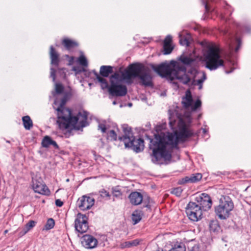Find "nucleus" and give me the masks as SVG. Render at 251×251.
Segmentation results:
<instances>
[{
    "label": "nucleus",
    "mask_w": 251,
    "mask_h": 251,
    "mask_svg": "<svg viewBox=\"0 0 251 251\" xmlns=\"http://www.w3.org/2000/svg\"><path fill=\"white\" fill-rule=\"evenodd\" d=\"M32 187L35 193L47 196L50 195V190L41 179H33Z\"/></svg>",
    "instance_id": "f8f14e48"
},
{
    "label": "nucleus",
    "mask_w": 251,
    "mask_h": 251,
    "mask_svg": "<svg viewBox=\"0 0 251 251\" xmlns=\"http://www.w3.org/2000/svg\"><path fill=\"white\" fill-rule=\"evenodd\" d=\"M56 110L57 111V124L60 130H78L87 126V112L81 111L76 116L72 117L71 110L64 107V103H61Z\"/></svg>",
    "instance_id": "f03ea898"
},
{
    "label": "nucleus",
    "mask_w": 251,
    "mask_h": 251,
    "mask_svg": "<svg viewBox=\"0 0 251 251\" xmlns=\"http://www.w3.org/2000/svg\"><path fill=\"white\" fill-rule=\"evenodd\" d=\"M55 89L56 93L61 94L63 91L64 87L61 84L56 83Z\"/></svg>",
    "instance_id": "c9c22d12"
},
{
    "label": "nucleus",
    "mask_w": 251,
    "mask_h": 251,
    "mask_svg": "<svg viewBox=\"0 0 251 251\" xmlns=\"http://www.w3.org/2000/svg\"><path fill=\"white\" fill-rule=\"evenodd\" d=\"M122 77L123 80H129L131 78L133 77V76H132L131 72L128 69L122 74Z\"/></svg>",
    "instance_id": "c756f323"
},
{
    "label": "nucleus",
    "mask_w": 251,
    "mask_h": 251,
    "mask_svg": "<svg viewBox=\"0 0 251 251\" xmlns=\"http://www.w3.org/2000/svg\"><path fill=\"white\" fill-rule=\"evenodd\" d=\"M219 226L216 221H211L209 224V229L210 231L215 232L217 231Z\"/></svg>",
    "instance_id": "72a5a7b5"
},
{
    "label": "nucleus",
    "mask_w": 251,
    "mask_h": 251,
    "mask_svg": "<svg viewBox=\"0 0 251 251\" xmlns=\"http://www.w3.org/2000/svg\"><path fill=\"white\" fill-rule=\"evenodd\" d=\"M100 195L102 198H107L108 199L110 198V195L109 192H108L106 190L103 189V190H101L100 192Z\"/></svg>",
    "instance_id": "a19ab883"
},
{
    "label": "nucleus",
    "mask_w": 251,
    "mask_h": 251,
    "mask_svg": "<svg viewBox=\"0 0 251 251\" xmlns=\"http://www.w3.org/2000/svg\"><path fill=\"white\" fill-rule=\"evenodd\" d=\"M23 124L26 129L29 130L32 127V120L28 116H24L22 118Z\"/></svg>",
    "instance_id": "bb28decb"
},
{
    "label": "nucleus",
    "mask_w": 251,
    "mask_h": 251,
    "mask_svg": "<svg viewBox=\"0 0 251 251\" xmlns=\"http://www.w3.org/2000/svg\"><path fill=\"white\" fill-rule=\"evenodd\" d=\"M179 60L185 65H190L194 61V60L191 57L185 55L180 56L179 57Z\"/></svg>",
    "instance_id": "cd10ccee"
},
{
    "label": "nucleus",
    "mask_w": 251,
    "mask_h": 251,
    "mask_svg": "<svg viewBox=\"0 0 251 251\" xmlns=\"http://www.w3.org/2000/svg\"><path fill=\"white\" fill-rule=\"evenodd\" d=\"M54 103L55 104H56V100H55V101H54Z\"/></svg>",
    "instance_id": "bf43d9fd"
},
{
    "label": "nucleus",
    "mask_w": 251,
    "mask_h": 251,
    "mask_svg": "<svg viewBox=\"0 0 251 251\" xmlns=\"http://www.w3.org/2000/svg\"><path fill=\"white\" fill-rule=\"evenodd\" d=\"M128 105H129V106H131V105H132V103H129V104H128Z\"/></svg>",
    "instance_id": "13d9d810"
},
{
    "label": "nucleus",
    "mask_w": 251,
    "mask_h": 251,
    "mask_svg": "<svg viewBox=\"0 0 251 251\" xmlns=\"http://www.w3.org/2000/svg\"><path fill=\"white\" fill-rule=\"evenodd\" d=\"M50 77L52 78L53 81L55 80V70L52 68H50Z\"/></svg>",
    "instance_id": "c03bdc74"
},
{
    "label": "nucleus",
    "mask_w": 251,
    "mask_h": 251,
    "mask_svg": "<svg viewBox=\"0 0 251 251\" xmlns=\"http://www.w3.org/2000/svg\"><path fill=\"white\" fill-rule=\"evenodd\" d=\"M202 178V175L201 174L197 173L194 175H192L190 176H186L178 181V183L180 184H185L188 182H196L200 180Z\"/></svg>",
    "instance_id": "6ab92c4d"
},
{
    "label": "nucleus",
    "mask_w": 251,
    "mask_h": 251,
    "mask_svg": "<svg viewBox=\"0 0 251 251\" xmlns=\"http://www.w3.org/2000/svg\"><path fill=\"white\" fill-rule=\"evenodd\" d=\"M234 208V204L231 199L226 196H222L219 200V204L215 207L216 215L221 220L227 219L230 212Z\"/></svg>",
    "instance_id": "0eeeda50"
},
{
    "label": "nucleus",
    "mask_w": 251,
    "mask_h": 251,
    "mask_svg": "<svg viewBox=\"0 0 251 251\" xmlns=\"http://www.w3.org/2000/svg\"><path fill=\"white\" fill-rule=\"evenodd\" d=\"M74 70L76 71V69H75V68H74Z\"/></svg>",
    "instance_id": "052dcab7"
},
{
    "label": "nucleus",
    "mask_w": 251,
    "mask_h": 251,
    "mask_svg": "<svg viewBox=\"0 0 251 251\" xmlns=\"http://www.w3.org/2000/svg\"><path fill=\"white\" fill-rule=\"evenodd\" d=\"M95 200L94 198L83 196L79 198L77 201V205L81 210H87L91 208L94 204Z\"/></svg>",
    "instance_id": "ddd939ff"
},
{
    "label": "nucleus",
    "mask_w": 251,
    "mask_h": 251,
    "mask_svg": "<svg viewBox=\"0 0 251 251\" xmlns=\"http://www.w3.org/2000/svg\"><path fill=\"white\" fill-rule=\"evenodd\" d=\"M140 241L138 239H135L132 241H126L121 243L120 245L121 249L129 248L132 247L137 246L139 245Z\"/></svg>",
    "instance_id": "5701e85b"
},
{
    "label": "nucleus",
    "mask_w": 251,
    "mask_h": 251,
    "mask_svg": "<svg viewBox=\"0 0 251 251\" xmlns=\"http://www.w3.org/2000/svg\"><path fill=\"white\" fill-rule=\"evenodd\" d=\"M199 199L200 200L198 201V202H200L199 204L201 206L202 210L206 211L210 209L212 202L210 196L208 194L202 193Z\"/></svg>",
    "instance_id": "4468645a"
},
{
    "label": "nucleus",
    "mask_w": 251,
    "mask_h": 251,
    "mask_svg": "<svg viewBox=\"0 0 251 251\" xmlns=\"http://www.w3.org/2000/svg\"><path fill=\"white\" fill-rule=\"evenodd\" d=\"M170 251H183V250L181 247L178 246L177 248L172 249Z\"/></svg>",
    "instance_id": "8fccbe9b"
},
{
    "label": "nucleus",
    "mask_w": 251,
    "mask_h": 251,
    "mask_svg": "<svg viewBox=\"0 0 251 251\" xmlns=\"http://www.w3.org/2000/svg\"><path fill=\"white\" fill-rule=\"evenodd\" d=\"M172 37L171 35H168L165 38L164 41V44L163 45H171V43L172 42Z\"/></svg>",
    "instance_id": "37998d69"
},
{
    "label": "nucleus",
    "mask_w": 251,
    "mask_h": 251,
    "mask_svg": "<svg viewBox=\"0 0 251 251\" xmlns=\"http://www.w3.org/2000/svg\"><path fill=\"white\" fill-rule=\"evenodd\" d=\"M190 81L192 80V84L194 85H198L200 90L202 88V83L206 78V74L203 72H199L195 68H191L186 73Z\"/></svg>",
    "instance_id": "6e6552de"
},
{
    "label": "nucleus",
    "mask_w": 251,
    "mask_h": 251,
    "mask_svg": "<svg viewBox=\"0 0 251 251\" xmlns=\"http://www.w3.org/2000/svg\"><path fill=\"white\" fill-rule=\"evenodd\" d=\"M164 49V54H170L173 50V47L171 45H163Z\"/></svg>",
    "instance_id": "f704fd0d"
},
{
    "label": "nucleus",
    "mask_w": 251,
    "mask_h": 251,
    "mask_svg": "<svg viewBox=\"0 0 251 251\" xmlns=\"http://www.w3.org/2000/svg\"><path fill=\"white\" fill-rule=\"evenodd\" d=\"M77 61L79 64L84 67H87L88 66V62L86 57L83 55H80L77 59Z\"/></svg>",
    "instance_id": "7c9ffc66"
},
{
    "label": "nucleus",
    "mask_w": 251,
    "mask_h": 251,
    "mask_svg": "<svg viewBox=\"0 0 251 251\" xmlns=\"http://www.w3.org/2000/svg\"><path fill=\"white\" fill-rule=\"evenodd\" d=\"M62 44L68 50H71L78 45L76 42L69 39H64L63 40Z\"/></svg>",
    "instance_id": "393cba45"
},
{
    "label": "nucleus",
    "mask_w": 251,
    "mask_h": 251,
    "mask_svg": "<svg viewBox=\"0 0 251 251\" xmlns=\"http://www.w3.org/2000/svg\"><path fill=\"white\" fill-rule=\"evenodd\" d=\"M28 231V229L24 227L20 232V235L22 236L25 235Z\"/></svg>",
    "instance_id": "09e8293b"
},
{
    "label": "nucleus",
    "mask_w": 251,
    "mask_h": 251,
    "mask_svg": "<svg viewBox=\"0 0 251 251\" xmlns=\"http://www.w3.org/2000/svg\"><path fill=\"white\" fill-rule=\"evenodd\" d=\"M81 243L85 248L87 249H93L97 246L98 241L93 236L86 234L82 237Z\"/></svg>",
    "instance_id": "2eb2a0df"
},
{
    "label": "nucleus",
    "mask_w": 251,
    "mask_h": 251,
    "mask_svg": "<svg viewBox=\"0 0 251 251\" xmlns=\"http://www.w3.org/2000/svg\"><path fill=\"white\" fill-rule=\"evenodd\" d=\"M113 104L114 105L116 104H117L116 101H114L113 102Z\"/></svg>",
    "instance_id": "5fc2aeb1"
},
{
    "label": "nucleus",
    "mask_w": 251,
    "mask_h": 251,
    "mask_svg": "<svg viewBox=\"0 0 251 251\" xmlns=\"http://www.w3.org/2000/svg\"><path fill=\"white\" fill-rule=\"evenodd\" d=\"M112 194L113 196L116 198H120L122 195L121 192L116 188L113 189Z\"/></svg>",
    "instance_id": "79ce46f5"
},
{
    "label": "nucleus",
    "mask_w": 251,
    "mask_h": 251,
    "mask_svg": "<svg viewBox=\"0 0 251 251\" xmlns=\"http://www.w3.org/2000/svg\"><path fill=\"white\" fill-rule=\"evenodd\" d=\"M193 101L191 93L189 90H187L185 96L182 98L181 102L183 106L185 108H190L192 111H195L201 108V102L200 100L198 99L194 103Z\"/></svg>",
    "instance_id": "9d476101"
},
{
    "label": "nucleus",
    "mask_w": 251,
    "mask_h": 251,
    "mask_svg": "<svg viewBox=\"0 0 251 251\" xmlns=\"http://www.w3.org/2000/svg\"><path fill=\"white\" fill-rule=\"evenodd\" d=\"M88 217L85 214L80 213L76 215L75 221V230L80 233L86 232L88 229Z\"/></svg>",
    "instance_id": "9b49d317"
},
{
    "label": "nucleus",
    "mask_w": 251,
    "mask_h": 251,
    "mask_svg": "<svg viewBox=\"0 0 251 251\" xmlns=\"http://www.w3.org/2000/svg\"><path fill=\"white\" fill-rule=\"evenodd\" d=\"M229 48H230V49L231 50H233V47H232L231 45H230Z\"/></svg>",
    "instance_id": "864d4df0"
},
{
    "label": "nucleus",
    "mask_w": 251,
    "mask_h": 251,
    "mask_svg": "<svg viewBox=\"0 0 251 251\" xmlns=\"http://www.w3.org/2000/svg\"><path fill=\"white\" fill-rule=\"evenodd\" d=\"M50 63L51 65L57 67L59 63V55L55 51L52 46L50 47Z\"/></svg>",
    "instance_id": "aec40b11"
},
{
    "label": "nucleus",
    "mask_w": 251,
    "mask_h": 251,
    "mask_svg": "<svg viewBox=\"0 0 251 251\" xmlns=\"http://www.w3.org/2000/svg\"><path fill=\"white\" fill-rule=\"evenodd\" d=\"M112 73V67L110 66H102L100 68V73L103 77H108Z\"/></svg>",
    "instance_id": "b1692460"
},
{
    "label": "nucleus",
    "mask_w": 251,
    "mask_h": 251,
    "mask_svg": "<svg viewBox=\"0 0 251 251\" xmlns=\"http://www.w3.org/2000/svg\"><path fill=\"white\" fill-rule=\"evenodd\" d=\"M96 78L100 83L102 89H108V92L112 96L122 97L125 96L127 93V88L126 85L120 83H110L109 87L106 79L101 77L97 73H95Z\"/></svg>",
    "instance_id": "423d86ee"
},
{
    "label": "nucleus",
    "mask_w": 251,
    "mask_h": 251,
    "mask_svg": "<svg viewBox=\"0 0 251 251\" xmlns=\"http://www.w3.org/2000/svg\"><path fill=\"white\" fill-rule=\"evenodd\" d=\"M65 69H62L61 70V71H63V73H65V72H64V71H65Z\"/></svg>",
    "instance_id": "6e6d98bb"
},
{
    "label": "nucleus",
    "mask_w": 251,
    "mask_h": 251,
    "mask_svg": "<svg viewBox=\"0 0 251 251\" xmlns=\"http://www.w3.org/2000/svg\"><path fill=\"white\" fill-rule=\"evenodd\" d=\"M186 213L192 221L197 222L201 219L202 209L199 204L194 202H189L186 207Z\"/></svg>",
    "instance_id": "1a4fd4ad"
},
{
    "label": "nucleus",
    "mask_w": 251,
    "mask_h": 251,
    "mask_svg": "<svg viewBox=\"0 0 251 251\" xmlns=\"http://www.w3.org/2000/svg\"><path fill=\"white\" fill-rule=\"evenodd\" d=\"M201 117V114H199L198 116V119H200Z\"/></svg>",
    "instance_id": "4d7b16f0"
},
{
    "label": "nucleus",
    "mask_w": 251,
    "mask_h": 251,
    "mask_svg": "<svg viewBox=\"0 0 251 251\" xmlns=\"http://www.w3.org/2000/svg\"><path fill=\"white\" fill-rule=\"evenodd\" d=\"M143 213L141 211L135 210L132 214V220L134 225L138 223L142 219Z\"/></svg>",
    "instance_id": "a878e982"
},
{
    "label": "nucleus",
    "mask_w": 251,
    "mask_h": 251,
    "mask_svg": "<svg viewBox=\"0 0 251 251\" xmlns=\"http://www.w3.org/2000/svg\"><path fill=\"white\" fill-rule=\"evenodd\" d=\"M99 129L101 130V132L103 133L105 132L106 130L105 126L102 124H99Z\"/></svg>",
    "instance_id": "a18cd8bd"
},
{
    "label": "nucleus",
    "mask_w": 251,
    "mask_h": 251,
    "mask_svg": "<svg viewBox=\"0 0 251 251\" xmlns=\"http://www.w3.org/2000/svg\"><path fill=\"white\" fill-rule=\"evenodd\" d=\"M108 136L111 140H116L117 139V135L113 130H111L109 131Z\"/></svg>",
    "instance_id": "ea45409f"
},
{
    "label": "nucleus",
    "mask_w": 251,
    "mask_h": 251,
    "mask_svg": "<svg viewBox=\"0 0 251 251\" xmlns=\"http://www.w3.org/2000/svg\"><path fill=\"white\" fill-rule=\"evenodd\" d=\"M55 204L57 206L61 207L63 204V202L60 200L57 199L55 200Z\"/></svg>",
    "instance_id": "49530a36"
},
{
    "label": "nucleus",
    "mask_w": 251,
    "mask_h": 251,
    "mask_svg": "<svg viewBox=\"0 0 251 251\" xmlns=\"http://www.w3.org/2000/svg\"><path fill=\"white\" fill-rule=\"evenodd\" d=\"M35 226V222L31 220V221H30L29 222H28L26 224L25 227L27 229H28V231H29Z\"/></svg>",
    "instance_id": "4c0bfd02"
},
{
    "label": "nucleus",
    "mask_w": 251,
    "mask_h": 251,
    "mask_svg": "<svg viewBox=\"0 0 251 251\" xmlns=\"http://www.w3.org/2000/svg\"><path fill=\"white\" fill-rule=\"evenodd\" d=\"M54 221L53 219L50 218L48 219L45 225V228L47 230H49L52 228L54 226Z\"/></svg>",
    "instance_id": "473e14b6"
},
{
    "label": "nucleus",
    "mask_w": 251,
    "mask_h": 251,
    "mask_svg": "<svg viewBox=\"0 0 251 251\" xmlns=\"http://www.w3.org/2000/svg\"><path fill=\"white\" fill-rule=\"evenodd\" d=\"M122 80H123L122 78H121L120 74L117 73H114L110 78V83H112V82L114 83H121Z\"/></svg>",
    "instance_id": "c85d7f7f"
},
{
    "label": "nucleus",
    "mask_w": 251,
    "mask_h": 251,
    "mask_svg": "<svg viewBox=\"0 0 251 251\" xmlns=\"http://www.w3.org/2000/svg\"><path fill=\"white\" fill-rule=\"evenodd\" d=\"M122 128L124 135L119 139L124 142L126 148H130L136 152H140L144 150V141L141 138L136 139L133 135L131 128L127 125H123Z\"/></svg>",
    "instance_id": "39448f33"
},
{
    "label": "nucleus",
    "mask_w": 251,
    "mask_h": 251,
    "mask_svg": "<svg viewBox=\"0 0 251 251\" xmlns=\"http://www.w3.org/2000/svg\"><path fill=\"white\" fill-rule=\"evenodd\" d=\"M130 202L133 205L140 204L143 201V197L141 193L138 192H132L128 196Z\"/></svg>",
    "instance_id": "a211bd4d"
},
{
    "label": "nucleus",
    "mask_w": 251,
    "mask_h": 251,
    "mask_svg": "<svg viewBox=\"0 0 251 251\" xmlns=\"http://www.w3.org/2000/svg\"><path fill=\"white\" fill-rule=\"evenodd\" d=\"M146 67L141 64H133L129 66L128 69L133 77H139Z\"/></svg>",
    "instance_id": "f3484780"
},
{
    "label": "nucleus",
    "mask_w": 251,
    "mask_h": 251,
    "mask_svg": "<svg viewBox=\"0 0 251 251\" xmlns=\"http://www.w3.org/2000/svg\"><path fill=\"white\" fill-rule=\"evenodd\" d=\"M182 192V189L181 187H177L173 189L172 193L179 197L181 195Z\"/></svg>",
    "instance_id": "e433bc0d"
},
{
    "label": "nucleus",
    "mask_w": 251,
    "mask_h": 251,
    "mask_svg": "<svg viewBox=\"0 0 251 251\" xmlns=\"http://www.w3.org/2000/svg\"><path fill=\"white\" fill-rule=\"evenodd\" d=\"M177 126L179 131L166 133L161 132L154 135V138L150 140V149L152 151L151 155L152 161L161 164L165 161L171 159L173 148L177 147L179 141H184L193 134L188 125L182 119L177 116Z\"/></svg>",
    "instance_id": "f257e3e1"
},
{
    "label": "nucleus",
    "mask_w": 251,
    "mask_h": 251,
    "mask_svg": "<svg viewBox=\"0 0 251 251\" xmlns=\"http://www.w3.org/2000/svg\"><path fill=\"white\" fill-rule=\"evenodd\" d=\"M202 3L204 5L205 9L206 12L211 10V7L209 4V0H202Z\"/></svg>",
    "instance_id": "58836bf2"
},
{
    "label": "nucleus",
    "mask_w": 251,
    "mask_h": 251,
    "mask_svg": "<svg viewBox=\"0 0 251 251\" xmlns=\"http://www.w3.org/2000/svg\"><path fill=\"white\" fill-rule=\"evenodd\" d=\"M42 146L45 148H48L50 145H52L56 148H58V145L55 141L52 140L49 136H45L42 142Z\"/></svg>",
    "instance_id": "4be33fe9"
},
{
    "label": "nucleus",
    "mask_w": 251,
    "mask_h": 251,
    "mask_svg": "<svg viewBox=\"0 0 251 251\" xmlns=\"http://www.w3.org/2000/svg\"><path fill=\"white\" fill-rule=\"evenodd\" d=\"M179 43L182 46H189V41L191 39V35L186 31H182L179 33Z\"/></svg>",
    "instance_id": "412c9836"
},
{
    "label": "nucleus",
    "mask_w": 251,
    "mask_h": 251,
    "mask_svg": "<svg viewBox=\"0 0 251 251\" xmlns=\"http://www.w3.org/2000/svg\"><path fill=\"white\" fill-rule=\"evenodd\" d=\"M236 41L238 43V45L236 47L235 50V51H237L239 49L240 47L241 43V41H240V39H239V38H237L236 39Z\"/></svg>",
    "instance_id": "de8ad7c7"
},
{
    "label": "nucleus",
    "mask_w": 251,
    "mask_h": 251,
    "mask_svg": "<svg viewBox=\"0 0 251 251\" xmlns=\"http://www.w3.org/2000/svg\"><path fill=\"white\" fill-rule=\"evenodd\" d=\"M153 69L162 77H168L172 80L177 79L184 84H187L190 81V78L186 75L185 67L174 60L171 61L170 64L163 63L153 67Z\"/></svg>",
    "instance_id": "7ed1b4c3"
},
{
    "label": "nucleus",
    "mask_w": 251,
    "mask_h": 251,
    "mask_svg": "<svg viewBox=\"0 0 251 251\" xmlns=\"http://www.w3.org/2000/svg\"><path fill=\"white\" fill-rule=\"evenodd\" d=\"M202 132L204 134L206 133L207 132L206 129L205 128H202Z\"/></svg>",
    "instance_id": "3c124183"
},
{
    "label": "nucleus",
    "mask_w": 251,
    "mask_h": 251,
    "mask_svg": "<svg viewBox=\"0 0 251 251\" xmlns=\"http://www.w3.org/2000/svg\"><path fill=\"white\" fill-rule=\"evenodd\" d=\"M205 67L210 71L215 70L224 65V61L220 55V50L217 46L210 44L204 53Z\"/></svg>",
    "instance_id": "20e7f679"
},
{
    "label": "nucleus",
    "mask_w": 251,
    "mask_h": 251,
    "mask_svg": "<svg viewBox=\"0 0 251 251\" xmlns=\"http://www.w3.org/2000/svg\"><path fill=\"white\" fill-rule=\"evenodd\" d=\"M139 78L141 80L143 85L148 86L152 85V77L150 74V71L146 67L145 68L144 71L142 72Z\"/></svg>",
    "instance_id": "dca6fc26"
},
{
    "label": "nucleus",
    "mask_w": 251,
    "mask_h": 251,
    "mask_svg": "<svg viewBox=\"0 0 251 251\" xmlns=\"http://www.w3.org/2000/svg\"><path fill=\"white\" fill-rule=\"evenodd\" d=\"M232 72V71H226V74H229V73H231V72Z\"/></svg>",
    "instance_id": "603ef678"
},
{
    "label": "nucleus",
    "mask_w": 251,
    "mask_h": 251,
    "mask_svg": "<svg viewBox=\"0 0 251 251\" xmlns=\"http://www.w3.org/2000/svg\"><path fill=\"white\" fill-rule=\"evenodd\" d=\"M169 125L172 129L174 130L176 128V120L174 116L170 115L169 117Z\"/></svg>",
    "instance_id": "2f4dec72"
}]
</instances>
